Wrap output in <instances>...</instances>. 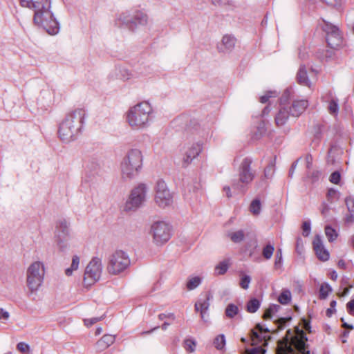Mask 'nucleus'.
<instances>
[{"label": "nucleus", "mask_w": 354, "mask_h": 354, "mask_svg": "<svg viewBox=\"0 0 354 354\" xmlns=\"http://www.w3.org/2000/svg\"><path fill=\"white\" fill-rule=\"evenodd\" d=\"M22 7L34 10L33 22L43 28L49 35H56L59 24L50 10L51 0H20Z\"/></svg>", "instance_id": "1"}, {"label": "nucleus", "mask_w": 354, "mask_h": 354, "mask_svg": "<svg viewBox=\"0 0 354 354\" xmlns=\"http://www.w3.org/2000/svg\"><path fill=\"white\" fill-rule=\"evenodd\" d=\"M85 115L84 109H77L66 116L58 129L59 137L63 142H68L75 138L83 127Z\"/></svg>", "instance_id": "2"}, {"label": "nucleus", "mask_w": 354, "mask_h": 354, "mask_svg": "<svg viewBox=\"0 0 354 354\" xmlns=\"http://www.w3.org/2000/svg\"><path fill=\"white\" fill-rule=\"evenodd\" d=\"M298 335L289 338L288 336L277 342L276 354H310L308 338L305 333L295 327Z\"/></svg>", "instance_id": "3"}, {"label": "nucleus", "mask_w": 354, "mask_h": 354, "mask_svg": "<svg viewBox=\"0 0 354 354\" xmlns=\"http://www.w3.org/2000/svg\"><path fill=\"white\" fill-rule=\"evenodd\" d=\"M143 156L140 150L132 149L127 151L121 164L122 176L124 179H131L136 176L142 167Z\"/></svg>", "instance_id": "4"}, {"label": "nucleus", "mask_w": 354, "mask_h": 354, "mask_svg": "<svg viewBox=\"0 0 354 354\" xmlns=\"http://www.w3.org/2000/svg\"><path fill=\"white\" fill-rule=\"evenodd\" d=\"M152 108L147 102L138 103L131 107L127 113V120L133 129L147 127L150 120Z\"/></svg>", "instance_id": "5"}, {"label": "nucleus", "mask_w": 354, "mask_h": 354, "mask_svg": "<svg viewBox=\"0 0 354 354\" xmlns=\"http://www.w3.org/2000/svg\"><path fill=\"white\" fill-rule=\"evenodd\" d=\"M148 21L147 14L141 10H126L118 15L115 25L134 31L139 26H145Z\"/></svg>", "instance_id": "6"}, {"label": "nucleus", "mask_w": 354, "mask_h": 354, "mask_svg": "<svg viewBox=\"0 0 354 354\" xmlns=\"http://www.w3.org/2000/svg\"><path fill=\"white\" fill-rule=\"evenodd\" d=\"M252 159L243 158L239 167V178L232 180V187L239 192H245V186L250 184L255 177V171L251 169Z\"/></svg>", "instance_id": "7"}, {"label": "nucleus", "mask_w": 354, "mask_h": 354, "mask_svg": "<svg viewBox=\"0 0 354 354\" xmlns=\"http://www.w3.org/2000/svg\"><path fill=\"white\" fill-rule=\"evenodd\" d=\"M130 264L129 254L123 250H118L110 255L106 268L109 274L117 275L125 271Z\"/></svg>", "instance_id": "8"}, {"label": "nucleus", "mask_w": 354, "mask_h": 354, "mask_svg": "<svg viewBox=\"0 0 354 354\" xmlns=\"http://www.w3.org/2000/svg\"><path fill=\"white\" fill-rule=\"evenodd\" d=\"M44 276L43 264L39 261L32 263L27 270V286L31 292L36 291L41 286Z\"/></svg>", "instance_id": "9"}, {"label": "nucleus", "mask_w": 354, "mask_h": 354, "mask_svg": "<svg viewBox=\"0 0 354 354\" xmlns=\"http://www.w3.org/2000/svg\"><path fill=\"white\" fill-rule=\"evenodd\" d=\"M147 195V187L145 184L140 183L134 187L129 195L124 206L127 212L136 211L145 203Z\"/></svg>", "instance_id": "10"}, {"label": "nucleus", "mask_w": 354, "mask_h": 354, "mask_svg": "<svg viewBox=\"0 0 354 354\" xmlns=\"http://www.w3.org/2000/svg\"><path fill=\"white\" fill-rule=\"evenodd\" d=\"M102 272V260L98 257H93L87 265L84 276V283L86 286H91L98 281Z\"/></svg>", "instance_id": "11"}, {"label": "nucleus", "mask_w": 354, "mask_h": 354, "mask_svg": "<svg viewBox=\"0 0 354 354\" xmlns=\"http://www.w3.org/2000/svg\"><path fill=\"white\" fill-rule=\"evenodd\" d=\"M322 30L326 33V40L330 49H337L342 44V36L339 28L324 19Z\"/></svg>", "instance_id": "12"}, {"label": "nucleus", "mask_w": 354, "mask_h": 354, "mask_svg": "<svg viewBox=\"0 0 354 354\" xmlns=\"http://www.w3.org/2000/svg\"><path fill=\"white\" fill-rule=\"evenodd\" d=\"M170 226L164 221H156L151 227L153 241L157 245L167 242L171 237Z\"/></svg>", "instance_id": "13"}, {"label": "nucleus", "mask_w": 354, "mask_h": 354, "mask_svg": "<svg viewBox=\"0 0 354 354\" xmlns=\"http://www.w3.org/2000/svg\"><path fill=\"white\" fill-rule=\"evenodd\" d=\"M155 201L160 207H165L171 205L173 202L172 195L169 190L167 184L162 180H158L156 186Z\"/></svg>", "instance_id": "14"}, {"label": "nucleus", "mask_w": 354, "mask_h": 354, "mask_svg": "<svg viewBox=\"0 0 354 354\" xmlns=\"http://www.w3.org/2000/svg\"><path fill=\"white\" fill-rule=\"evenodd\" d=\"M202 145L199 142L188 146L183 153L182 167L185 168L189 165L202 151Z\"/></svg>", "instance_id": "15"}, {"label": "nucleus", "mask_w": 354, "mask_h": 354, "mask_svg": "<svg viewBox=\"0 0 354 354\" xmlns=\"http://www.w3.org/2000/svg\"><path fill=\"white\" fill-rule=\"evenodd\" d=\"M213 295L209 291L203 292L200 295L198 300L196 302L194 308L196 311H200L201 319H204V313H206L209 307V300Z\"/></svg>", "instance_id": "16"}, {"label": "nucleus", "mask_w": 354, "mask_h": 354, "mask_svg": "<svg viewBox=\"0 0 354 354\" xmlns=\"http://www.w3.org/2000/svg\"><path fill=\"white\" fill-rule=\"evenodd\" d=\"M243 253L254 261L259 262L261 260L257 239L251 240L245 243Z\"/></svg>", "instance_id": "17"}, {"label": "nucleus", "mask_w": 354, "mask_h": 354, "mask_svg": "<svg viewBox=\"0 0 354 354\" xmlns=\"http://www.w3.org/2000/svg\"><path fill=\"white\" fill-rule=\"evenodd\" d=\"M313 249L317 258L322 261H326L329 259L330 254L328 251L324 248L323 241L319 235H316L313 241Z\"/></svg>", "instance_id": "18"}, {"label": "nucleus", "mask_w": 354, "mask_h": 354, "mask_svg": "<svg viewBox=\"0 0 354 354\" xmlns=\"http://www.w3.org/2000/svg\"><path fill=\"white\" fill-rule=\"evenodd\" d=\"M308 102L306 100H292L291 106H288L291 116L299 117L308 107Z\"/></svg>", "instance_id": "19"}, {"label": "nucleus", "mask_w": 354, "mask_h": 354, "mask_svg": "<svg viewBox=\"0 0 354 354\" xmlns=\"http://www.w3.org/2000/svg\"><path fill=\"white\" fill-rule=\"evenodd\" d=\"M236 39L231 35H224L223 37L221 43L218 46L219 52L227 53L231 52L235 46Z\"/></svg>", "instance_id": "20"}, {"label": "nucleus", "mask_w": 354, "mask_h": 354, "mask_svg": "<svg viewBox=\"0 0 354 354\" xmlns=\"http://www.w3.org/2000/svg\"><path fill=\"white\" fill-rule=\"evenodd\" d=\"M291 115L288 106H281L279 112L275 116V123L278 127L284 125Z\"/></svg>", "instance_id": "21"}, {"label": "nucleus", "mask_w": 354, "mask_h": 354, "mask_svg": "<svg viewBox=\"0 0 354 354\" xmlns=\"http://www.w3.org/2000/svg\"><path fill=\"white\" fill-rule=\"evenodd\" d=\"M69 223L65 218H60L57 221L55 228L56 234H61L63 238L69 236Z\"/></svg>", "instance_id": "22"}, {"label": "nucleus", "mask_w": 354, "mask_h": 354, "mask_svg": "<svg viewBox=\"0 0 354 354\" xmlns=\"http://www.w3.org/2000/svg\"><path fill=\"white\" fill-rule=\"evenodd\" d=\"M297 80L299 84L310 87L311 82L308 79L307 71L305 65H301L297 74Z\"/></svg>", "instance_id": "23"}, {"label": "nucleus", "mask_w": 354, "mask_h": 354, "mask_svg": "<svg viewBox=\"0 0 354 354\" xmlns=\"http://www.w3.org/2000/svg\"><path fill=\"white\" fill-rule=\"evenodd\" d=\"M115 336L112 335H104L97 342L98 349L103 351L110 346L115 342Z\"/></svg>", "instance_id": "24"}, {"label": "nucleus", "mask_w": 354, "mask_h": 354, "mask_svg": "<svg viewBox=\"0 0 354 354\" xmlns=\"http://www.w3.org/2000/svg\"><path fill=\"white\" fill-rule=\"evenodd\" d=\"M293 91L291 88H286L281 97L279 98V104L281 106H287V104L290 103L293 98L292 97Z\"/></svg>", "instance_id": "25"}, {"label": "nucleus", "mask_w": 354, "mask_h": 354, "mask_svg": "<svg viewBox=\"0 0 354 354\" xmlns=\"http://www.w3.org/2000/svg\"><path fill=\"white\" fill-rule=\"evenodd\" d=\"M254 329L259 332V335L264 340V344L267 345L268 339H270V336L268 335L270 333L268 328L263 326L261 324H257Z\"/></svg>", "instance_id": "26"}, {"label": "nucleus", "mask_w": 354, "mask_h": 354, "mask_svg": "<svg viewBox=\"0 0 354 354\" xmlns=\"http://www.w3.org/2000/svg\"><path fill=\"white\" fill-rule=\"evenodd\" d=\"M333 291L332 287L326 282L321 284L319 292V299H326Z\"/></svg>", "instance_id": "27"}, {"label": "nucleus", "mask_w": 354, "mask_h": 354, "mask_svg": "<svg viewBox=\"0 0 354 354\" xmlns=\"http://www.w3.org/2000/svg\"><path fill=\"white\" fill-rule=\"evenodd\" d=\"M260 301L254 297L250 299L246 304V310L248 313H256L260 308Z\"/></svg>", "instance_id": "28"}, {"label": "nucleus", "mask_w": 354, "mask_h": 354, "mask_svg": "<svg viewBox=\"0 0 354 354\" xmlns=\"http://www.w3.org/2000/svg\"><path fill=\"white\" fill-rule=\"evenodd\" d=\"M201 277L198 276L192 277L187 279L186 287L188 290H192L196 288L198 286H199L201 284Z\"/></svg>", "instance_id": "29"}, {"label": "nucleus", "mask_w": 354, "mask_h": 354, "mask_svg": "<svg viewBox=\"0 0 354 354\" xmlns=\"http://www.w3.org/2000/svg\"><path fill=\"white\" fill-rule=\"evenodd\" d=\"M281 309V306L278 304H271L270 306L265 310L263 318L264 319H270L272 318L273 315Z\"/></svg>", "instance_id": "30"}, {"label": "nucleus", "mask_w": 354, "mask_h": 354, "mask_svg": "<svg viewBox=\"0 0 354 354\" xmlns=\"http://www.w3.org/2000/svg\"><path fill=\"white\" fill-rule=\"evenodd\" d=\"M229 268V263L227 261L224 260L217 264L214 268L215 274L223 275L224 274Z\"/></svg>", "instance_id": "31"}, {"label": "nucleus", "mask_w": 354, "mask_h": 354, "mask_svg": "<svg viewBox=\"0 0 354 354\" xmlns=\"http://www.w3.org/2000/svg\"><path fill=\"white\" fill-rule=\"evenodd\" d=\"M325 234L329 242H333L338 236V233L336 230L332 227L330 225H326L325 227Z\"/></svg>", "instance_id": "32"}, {"label": "nucleus", "mask_w": 354, "mask_h": 354, "mask_svg": "<svg viewBox=\"0 0 354 354\" xmlns=\"http://www.w3.org/2000/svg\"><path fill=\"white\" fill-rule=\"evenodd\" d=\"M274 251V246L271 243H268L262 249V256L267 260L270 259Z\"/></svg>", "instance_id": "33"}, {"label": "nucleus", "mask_w": 354, "mask_h": 354, "mask_svg": "<svg viewBox=\"0 0 354 354\" xmlns=\"http://www.w3.org/2000/svg\"><path fill=\"white\" fill-rule=\"evenodd\" d=\"M56 242L59 251L66 252L68 249L67 239L68 238H63L61 234H56Z\"/></svg>", "instance_id": "34"}, {"label": "nucleus", "mask_w": 354, "mask_h": 354, "mask_svg": "<svg viewBox=\"0 0 354 354\" xmlns=\"http://www.w3.org/2000/svg\"><path fill=\"white\" fill-rule=\"evenodd\" d=\"M339 100L337 98H333L330 100L328 109L330 114L337 115L339 112Z\"/></svg>", "instance_id": "35"}, {"label": "nucleus", "mask_w": 354, "mask_h": 354, "mask_svg": "<svg viewBox=\"0 0 354 354\" xmlns=\"http://www.w3.org/2000/svg\"><path fill=\"white\" fill-rule=\"evenodd\" d=\"M239 308L234 304H229L225 308V315L229 318L234 317L239 313Z\"/></svg>", "instance_id": "36"}, {"label": "nucleus", "mask_w": 354, "mask_h": 354, "mask_svg": "<svg viewBox=\"0 0 354 354\" xmlns=\"http://www.w3.org/2000/svg\"><path fill=\"white\" fill-rule=\"evenodd\" d=\"M250 339L252 341V345L253 346H257L261 343L264 344V340L259 335V332H257L255 329H252L250 330Z\"/></svg>", "instance_id": "37"}, {"label": "nucleus", "mask_w": 354, "mask_h": 354, "mask_svg": "<svg viewBox=\"0 0 354 354\" xmlns=\"http://www.w3.org/2000/svg\"><path fill=\"white\" fill-rule=\"evenodd\" d=\"M291 300V293L288 290H284L279 295L278 297V301L280 304L283 305L288 304Z\"/></svg>", "instance_id": "38"}, {"label": "nucleus", "mask_w": 354, "mask_h": 354, "mask_svg": "<svg viewBox=\"0 0 354 354\" xmlns=\"http://www.w3.org/2000/svg\"><path fill=\"white\" fill-rule=\"evenodd\" d=\"M196 342L193 339H186L183 342V347L186 351L189 353L194 352L196 349Z\"/></svg>", "instance_id": "39"}, {"label": "nucleus", "mask_w": 354, "mask_h": 354, "mask_svg": "<svg viewBox=\"0 0 354 354\" xmlns=\"http://www.w3.org/2000/svg\"><path fill=\"white\" fill-rule=\"evenodd\" d=\"M261 201L258 198L254 199L250 205V210L254 215H258L261 211Z\"/></svg>", "instance_id": "40"}, {"label": "nucleus", "mask_w": 354, "mask_h": 354, "mask_svg": "<svg viewBox=\"0 0 354 354\" xmlns=\"http://www.w3.org/2000/svg\"><path fill=\"white\" fill-rule=\"evenodd\" d=\"M214 344L217 349H222L225 345V335L221 334L216 336L214 340Z\"/></svg>", "instance_id": "41"}, {"label": "nucleus", "mask_w": 354, "mask_h": 354, "mask_svg": "<svg viewBox=\"0 0 354 354\" xmlns=\"http://www.w3.org/2000/svg\"><path fill=\"white\" fill-rule=\"evenodd\" d=\"M230 237L234 243H240L244 239V232L243 230H239L230 234Z\"/></svg>", "instance_id": "42"}, {"label": "nucleus", "mask_w": 354, "mask_h": 354, "mask_svg": "<svg viewBox=\"0 0 354 354\" xmlns=\"http://www.w3.org/2000/svg\"><path fill=\"white\" fill-rule=\"evenodd\" d=\"M339 197V193L337 192V190L333 188H330L328 190L327 198L328 201H330V203H333L334 200H338Z\"/></svg>", "instance_id": "43"}, {"label": "nucleus", "mask_w": 354, "mask_h": 354, "mask_svg": "<svg viewBox=\"0 0 354 354\" xmlns=\"http://www.w3.org/2000/svg\"><path fill=\"white\" fill-rule=\"evenodd\" d=\"M274 160H272L264 169V176L269 178L272 176L274 169Z\"/></svg>", "instance_id": "44"}, {"label": "nucleus", "mask_w": 354, "mask_h": 354, "mask_svg": "<svg viewBox=\"0 0 354 354\" xmlns=\"http://www.w3.org/2000/svg\"><path fill=\"white\" fill-rule=\"evenodd\" d=\"M277 93L276 91H268L264 95H262L260 97V102L263 104L266 103L270 97H276Z\"/></svg>", "instance_id": "45"}, {"label": "nucleus", "mask_w": 354, "mask_h": 354, "mask_svg": "<svg viewBox=\"0 0 354 354\" xmlns=\"http://www.w3.org/2000/svg\"><path fill=\"white\" fill-rule=\"evenodd\" d=\"M266 133V128L265 123L263 122H261L257 127V132L255 133V136L257 138H259L262 137Z\"/></svg>", "instance_id": "46"}, {"label": "nucleus", "mask_w": 354, "mask_h": 354, "mask_svg": "<svg viewBox=\"0 0 354 354\" xmlns=\"http://www.w3.org/2000/svg\"><path fill=\"white\" fill-rule=\"evenodd\" d=\"M329 180L332 183L338 185L341 180V174H340L339 171H333L330 174Z\"/></svg>", "instance_id": "47"}, {"label": "nucleus", "mask_w": 354, "mask_h": 354, "mask_svg": "<svg viewBox=\"0 0 354 354\" xmlns=\"http://www.w3.org/2000/svg\"><path fill=\"white\" fill-rule=\"evenodd\" d=\"M245 352L247 354H264L266 350L261 346H256L252 348H247Z\"/></svg>", "instance_id": "48"}, {"label": "nucleus", "mask_w": 354, "mask_h": 354, "mask_svg": "<svg viewBox=\"0 0 354 354\" xmlns=\"http://www.w3.org/2000/svg\"><path fill=\"white\" fill-rule=\"evenodd\" d=\"M251 278L248 275H244L241 277V281H240V286L243 289H248L249 287V284L250 283Z\"/></svg>", "instance_id": "49"}, {"label": "nucleus", "mask_w": 354, "mask_h": 354, "mask_svg": "<svg viewBox=\"0 0 354 354\" xmlns=\"http://www.w3.org/2000/svg\"><path fill=\"white\" fill-rule=\"evenodd\" d=\"M283 258H282V250L281 249L279 248L277 250V253L275 255V261H274V266L275 268H278L280 266L282 263Z\"/></svg>", "instance_id": "50"}, {"label": "nucleus", "mask_w": 354, "mask_h": 354, "mask_svg": "<svg viewBox=\"0 0 354 354\" xmlns=\"http://www.w3.org/2000/svg\"><path fill=\"white\" fill-rule=\"evenodd\" d=\"M303 236H308L310 234L311 227L310 221H304L302 224Z\"/></svg>", "instance_id": "51"}, {"label": "nucleus", "mask_w": 354, "mask_h": 354, "mask_svg": "<svg viewBox=\"0 0 354 354\" xmlns=\"http://www.w3.org/2000/svg\"><path fill=\"white\" fill-rule=\"evenodd\" d=\"M322 2L328 5V6L337 8L341 6L342 0H322Z\"/></svg>", "instance_id": "52"}, {"label": "nucleus", "mask_w": 354, "mask_h": 354, "mask_svg": "<svg viewBox=\"0 0 354 354\" xmlns=\"http://www.w3.org/2000/svg\"><path fill=\"white\" fill-rule=\"evenodd\" d=\"M17 348L22 353H27L29 351L30 346L25 342H19L17 345Z\"/></svg>", "instance_id": "53"}, {"label": "nucleus", "mask_w": 354, "mask_h": 354, "mask_svg": "<svg viewBox=\"0 0 354 354\" xmlns=\"http://www.w3.org/2000/svg\"><path fill=\"white\" fill-rule=\"evenodd\" d=\"M103 319V316L99 317H93L91 319H84V324L86 326H91L94 324L97 323V322L102 320Z\"/></svg>", "instance_id": "54"}, {"label": "nucleus", "mask_w": 354, "mask_h": 354, "mask_svg": "<svg viewBox=\"0 0 354 354\" xmlns=\"http://www.w3.org/2000/svg\"><path fill=\"white\" fill-rule=\"evenodd\" d=\"M345 203L348 210L351 209H354V198L351 196L346 197L345 198Z\"/></svg>", "instance_id": "55"}, {"label": "nucleus", "mask_w": 354, "mask_h": 354, "mask_svg": "<svg viewBox=\"0 0 354 354\" xmlns=\"http://www.w3.org/2000/svg\"><path fill=\"white\" fill-rule=\"evenodd\" d=\"M346 309L350 315L354 316V299L346 304Z\"/></svg>", "instance_id": "56"}, {"label": "nucleus", "mask_w": 354, "mask_h": 354, "mask_svg": "<svg viewBox=\"0 0 354 354\" xmlns=\"http://www.w3.org/2000/svg\"><path fill=\"white\" fill-rule=\"evenodd\" d=\"M348 214L345 218L346 223H354V208L348 209Z\"/></svg>", "instance_id": "57"}, {"label": "nucleus", "mask_w": 354, "mask_h": 354, "mask_svg": "<svg viewBox=\"0 0 354 354\" xmlns=\"http://www.w3.org/2000/svg\"><path fill=\"white\" fill-rule=\"evenodd\" d=\"M175 315L174 313H168V314H165V313H161L158 315V319L160 320H163L165 319H170L171 320H174L175 319Z\"/></svg>", "instance_id": "58"}, {"label": "nucleus", "mask_w": 354, "mask_h": 354, "mask_svg": "<svg viewBox=\"0 0 354 354\" xmlns=\"http://www.w3.org/2000/svg\"><path fill=\"white\" fill-rule=\"evenodd\" d=\"M79 264H80L79 257L77 255H74L72 258V263H71V266L76 270L78 268Z\"/></svg>", "instance_id": "59"}, {"label": "nucleus", "mask_w": 354, "mask_h": 354, "mask_svg": "<svg viewBox=\"0 0 354 354\" xmlns=\"http://www.w3.org/2000/svg\"><path fill=\"white\" fill-rule=\"evenodd\" d=\"M298 162H299V160H295V162H292L290 169H289V171H288V176L290 178H292L293 175H294V172H295V170L297 167V165L298 164Z\"/></svg>", "instance_id": "60"}, {"label": "nucleus", "mask_w": 354, "mask_h": 354, "mask_svg": "<svg viewBox=\"0 0 354 354\" xmlns=\"http://www.w3.org/2000/svg\"><path fill=\"white\" fill-rule=\"evenodd\" d=\"M330 209V207L328 205H327L325 202L322 203V209L321 213L323 216H326L327 214L328 213Z\"/></svg>", "instance_id": "61"}, {"label": "nucleus", "mask_w": 354, "mask_h": 354, "mask_svg": "<svg viewBox=\"0 0 354 354\" xmlns=\"http://www.w3.org/2000/svg\"><path fill=\"white\" fill-rule=\"evenodd\" d=\"M301 323L303 324L304 328L310 332V322L307 320L306 318L303 317L301 319Z\"/></svg>", "instance_id": "62"}, {"label": "nucleus", "mask_w": 354, "mask_h": 354, "mask_svg": "<svg viewBox=\"0 0 354 354\" xmlns=\"http://www.w3.org/2000/svg\"><path fill=\"white\" fill-rule=\"evenodd\" d=\"M9 318L8 312L4 310L3 308H0V319H8Z\"/></svg>", "instance_id": "63"}, {"label": "nucleus", "mask_w": 354, "mask_h": 354, "mask_svg": "<svg viewBox=\"0 0 354 354\" xmlns=\"http://www.w3.org/2000/svg\"><path fill=\"white\" fill-rule=\"evenodd\" d=\"M212 3L214 6H223L227 3V0H212Z\"/></svg>", "instance_id": "64"}]
</instances>
